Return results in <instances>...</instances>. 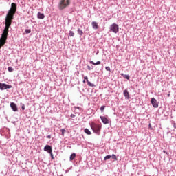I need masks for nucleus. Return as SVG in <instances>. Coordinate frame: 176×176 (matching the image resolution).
<instances>
[{
    "mask_svg": "<svg viewBox=\"0 0 176 176\" xmlns=\"http://www.w3.org/2000/svg\"><path fill=\"white\" fill-rule=\"evenodd\" d=\"M105 109V106H102L101 107H100V111H101V112H104V110Z\"/></svg>",
    "mask_w": 176,
    "mask_h": 176,
    "instance_id": "25",
    "label": "nucleus"
},
{
    "mask_svg": "<svg viewBox=\"0 0 176 176\" xmlns=\"http://www.w3.org/2000/svg\"><path fill=\"white\" fill-rule=\"evenodd\" d=\"M6 89H12V85L0 82V90H6Z\"/></svg>",
    "mask_w": 176,
    "mask_h": 176,
    "instance_id": "5",
    "label": "nucleus"
},
{
    "mask_svg": "<svg viewBox=\"0 0 176 176\" xmlns=\"http://www.w3.org/2000/svg\"><path fill=\"white\" fill-rule=\"evenodd\" d=\"M47 138L50 139V138H52V136L51 135H48V136H47Z\"/></svg>",
    "mask_w": 176,
    "mask_h": 176,
    "instance_id": "31",
    "label": "nucleus"
},
{
    "mask_svg": "<svg viewBox=\"0 0 176 176\" xmlns=\"http://www.w3.org/2000/svg\"><path fill=\"white\" fill-rule=\"evenodd\" d=\"M170 96H171L170 94H168V97H170Z\"/></svg>",
    "mask_w": 176,
    "mask_h": 176,
    "instance_id": "33",
    "label": "nucleus"
},
{
    "mask_svg": "<svg viewBox=\"0 0 176 176\" xmlns=\"http://www.w3.org/2000/svg\"><path fill=\"white\" fill-rule=\"evenodd\" d=\"M91 24L94 30H98V23L97 22L93 21Z\"/></svg>",
    "mask_w": 176,
    "mask_h": 176,
    "instance_id": "10",
    "label": "nucleus"
},
{
    "mask_svg": "<svg viewBox=\"0 0 176 176\" xmlns=\"http://www.w3.org/2000/svg\"><path fill=\"white\" fill-rule=\"evenodd\" d=\"M164 153H166L167 154V152H166V151H164Z\"/></svg>",
    "mask_w": 176,
    "mask_h": 176,
    "instance_id": "34",
    "label": "nucleus"
},
{
    "mask_svg": "<svg viewBox=\"0 0 176 176\" xmlns=\"http://www.w3.org/2000/svg\"><path fill=\"white\" fill-rule=\"evenodd\" d=\"M87 85L88 86H90L91 87H94L96 85L93 83H91L90 81L87 80Z\"/></svg>",
    "mask_w": 176,
    "mask_h": 176,
    "instance_id": "16",
    "label": "nucleus"
},
{
    "mask_svg": "<svg viewBox=\"0 0 176 176\" xmlns=\"http://www.w3.org/2000/svg\"><path fill=\"white\" fill-rule=\"evenodd\" d=\"M25 32L26 34H30V33L31 32V30H30V29H26V30H25Z\"/></svg>",
    "mask_w": 176,
    "mask_h": 176,
    "instance_id": "23",
    "label": "nucleus"
},
{
    "mask_svg": "<svg viewBox=\"0 0 176 176\" xmlns=\"http://www.w3.org/2000/svg\"><path fill=\"white\" fill-rule=\"evenodd\" d=\"M90 64H92V65H100V64H101V61L98 60L96 63H94V61L91 60Z\"/></svg>",
    "mask_w": 176,
    "mask_h": 176,
    "instance_id": "13",
    "label": "nucleus"
},
{
    "mask_svg": "<svg viewBox=\"0 0 176 176\" xmlns=\"http://www.w3.org/2000/svg\"><path fill=\"white\" fill-rule=\"evenodd\" d=\"M149 127H151V124H149Z\"/></svg>",
    "mask_w": 176,
    "mask_h": 176,
    "instance_id": "35",
    "label": "nucleus"
},
{
    "mask_svg": "<svg viewBox=\"0 0 176 176\" xmlns=\"http://www.w3.org/2000/svg\"><path fill=\"white\" fill-rule=\"evenodd\" d=\"M122 76H124V78H125V79H127L129 80V79H130V76L129 75H124L123 74H122Z\"/></svg>",
    "mask_w": 176,
    "mask_h": 176,
    "instance_id": "18",
    "label": "nucleus"
},
{
    "mask_svg": "<svg viewBox=\"0 0 176 176\" xmlns=\"http://www.w3.org/2000/svg\"><path fill=\"white\" fill-rule=\"evenodd\" d=\"M91 128L96 134L100 135V131H101V125L93 123L91 125Z\"/></svg>",
    "mask_w": 176,
    "mask_h": 176,
    "instance_id": "3",
    "label": "nucleus"
},
{
    "mask_svg": "<svg viewBox=\"0 0 176 176\" xmlns=\"http://www.w3.org/2000/svg\"><path fill=\"white\" fill-rule=\"evenodd\" d=\"M10 107L14 111V112H17L19 111V109L17 108V105L14 102H11L10 103Z\"/></svg>",
    "mask_w": 176,
    "mask_h": 176,
    "instance_id": "8",
    "label": "nucleus"
},
{
    "mask_svg": "<svg viewBox=\"0 0 176 176\" xmlns=\"http://www.w3.org/2000/svg\"><path fill=\"white\" fill-rule=\"evenodd\" d=\"M87 68H88V69H89V71H90V69H91V68L90 67V66H88Z\"/></svg>",
    "mask_w": 176,
    "mask_h": 176,
    "instance_id": "32",
    "label": "nucleus"
},
{
    "mask_svg": "<svg viewBox=\"0 0 176 176\" xmlns=\"http://www.w3.org/2000/svg\"><path fill=\"white\" fill-rule=\"evenodd\" d=\"M71 5V0H60L58 3L59 10H64L65 8H68V6Z\"/></svg>",
    "mask_w": 176,
    "mask_h": 176,
    "instance_id": "2",
    "label": "nucleus"
},
{
    "mask_svg": "<svg viewBox=\"0 0 176 176\" xmlns=\"http://www.w3.org/2000/svg\"><path fill=\"white\" fill-rule=\"evenodd\" d=\"M111 157H112V159H113V160H118V157H116V155H115V154H113L112 155H111Z\"/></svg>",
    "mask_w": 176,
    "mask_h": 176,
    "instance_id": "19",
    "label": "nucleus"
},
{
    "mask_svg": "<svg viewBox=\"0 0 176 176\" xmlns=\"http://www.w3.org/2000/svg\"><path fill=\"white\" fill-rule=\"evenodd\" d=\"M17 12V5L16 3H12L11 4V8L8 10L5 19V28L0 38V49L6 43V40L8 39V35H9V28L12 25V21L14 19V14Z\"/></svg>",
    "mask_w": 176,
    "mask_h": 176,
    "instance_id": "1",
    "label": "nucleus"
},
{
    "mask_svg": "<svg viewBox=\"0 0 176 176\" xmlns=\"http://www.w3.org/2000/svg\"><path fill=\"white\" fill-rule=\"evenodd\" d=\"M75 157H76V154L72 153V154L70 155V160H74V159H75Z\"/></svg>",
    "mask_w": 176,
    "mask_h": 176,
    "instance_id": "15",
    "label": "nucleus"
},
{
    "mask_svg": "<svg viewBox=\"0 0 176 176\" xmlns=\"http://www.w3.org/2000/svg\"><path fill=\"white\" fill-rule=\"evenodd\" d=\"M110 31L114 32V34H118L119 32V25L116 23H113L110 26Z\"/></svg>",
    "mask_w": 176,
    "mask_h": 176,
    "instance_id": "4",
    "label": "nucleus"
},
{
    "mask_svg": "<svg viewBox=\"0 0 176 176\" xmlns=\"http://www.w3.org/2000/svg\"><path fill=\"white\" fill-rule=\"evenodd\" d=\"M8 69L9 72H13V71H14V69H12V67H8Z\"/></svg>",
    "mask_w": 176,
    "mask_h": 176,
    "instance_id": "21",
    "label": "nucleus"
},
{
    "mask_svg": "<svg viewBox=\"0 0 176 176\" xmlns=\"http://www.w3.org/2000/svg\"><path fill=\"white\" fill-rule=\"evenodd\" d=\"M60 131H61V133H62L63 137H64V134H65V131H65V129H62L60 130Z\"/></svg>",
    "mask_w": 176,
    "mask_h": 176,
    "instance_id": "20",
    "label": "nucleus"
},
{
    "mask_svg": "<svg viewBox=\"0 0 176 176\" xmlns=\"http://www.w3.org/2000/svg\"><path fill=\"white\" fill-rule=\"evenodd\" d=\"M100 118L101 119L102 123H104V124H108L109 123V120H108V118H107V117L105 116H100Z\"/></svg>",
    "mask_w": 176,
    "mask_h": 176,
    "instance_id": "7",
    "label": "nucleus"
},
{
    "mask_svg": "<svg viewBox=\"0 0 176 176\" xmlns=\"http://www.w3.org/2000/svg\"><path fill=\"white\" fill-rule=\"evenodd\" d=\"M84 79H85V80H87H87H89V78H87V76H85V77L84 78Z\"/></svg>",
    "mask_w": 176,
    "mask_h": 176,
    "instance_id": "27",
    "label": "nucleus"
},
{
    "mask_svg": "<svg viewBox=\"0 0 176 176\" xmlns=\"http://www.w3.org/2000/svg\"><path fill=\"white\" fill-rule=\"evenodd\" d=\"M21 108H22V110L24 111V109H25V106L23 105V106L21 107Z\"/></svg>",
    "mask_w": 176,
    "mask_h": 176,
    "instance_id": "28",
    "label": "nucleus"
},
{
    "mask_svg": "<svg viewBox=\"0 0 176 176\" xmlns=\"http://www.w3.org/2000/svg\"><path fill=\"white\" fill-rule=\"evenodd\" d=\"M151 102L154 108H158L159 103L157 102V100L155 99V98H151Z\"/></svg>",
    "mask_w": 176,
    "mask_h": 176,
    "instance_id": "6",
    "label": "nucleus"
},
{
    "mask_svg": "<svg viewBox=\"0 0 176 176\" xmlns=\"http://www.w3.org/2000/svg\"><path fill=\"white\" fill-rule=\"evenodd\" d=\"M105 69H106V71H109V72H111V67H105Z\"/></svg>",
    "mask_w": 176,
    "mask_h": 176,
    "instance_id": "26",
    "label": "nucleus"
},
{
    "mask_svg": "<svg viewBox=\"0 0 176 176\" xmlns=\"http://www.w3.org/2000/svg\"><path fill=\"white\" fill-rule=\"evenodd\" d=\"M124 96L126 97V98H127V100L130 98V94H129L127 89L124 90Z\"/></svg>",
    "mask_w": 176,
    "mask_h": 176,
    "instance_id": "11",
    "label": "nucleus"
},
{
    "mask_svg": "<svg viewBox=\"0 0 176 176\" xmlns=\"http://www.w3.org/2000/svg\"><path fill=\"white\" fill-rule=\"evenodd\" d=\"M74 35H75V33H74V32L72 31L69 32V36H74Z\"/></svg>",
    "mask_w": 176,
    "mask_h": 176,
    "instance_id": "22",
    "label": "nucleus"
},
{
    "mask_svg": "<svg viewBox=\"0 0 176 176\" xmlns=\"http://www.w3.org/2000/svg\"><path fill=\"white\" fill-rule=\"evenodd\" d=\"M111 155H107L106 157H104V160H108V159H111Z\"/></svg>",
    "mask_w": 176,
    "mask_h": 176,
    "instance_id": "24",
    "label": "nucleus"
},
{
    "mask_svg": "<svg viewBox=\"0 0 176 176\" xmlns=\"http://www.w3.org/2000/svg\"><path fill=\"white\" fill-rule=\"evenodd\" d=\"M71 118H75V115L72 114V115H71Z\"/></svg>",
    "mask_w": 176,
    "mask_h": 176,
    "instance_id": "30",
    "label": "nucleus"
},
{
    "mask_svg": "<svg viewBox=\"0 0 176 176\" xmlns=\"http://www.w3.org/2000/svg\"><path fill=\"white\" fill-rule=\"evenodd\" d=\"M78 34H79V35L82 36V35H83V31L81 30L80 29H78Z\"/></svg>",
    "mask_w": 176,
    "mask_h": 176,
    "instance_id": "17",
    "label": "nucleus"
},
{
    "mask_svg": "<svg viewBox=\"0 0 176 176\" xmlns=\"http://www.w3.org/2000/svg\"><path fill=\"white\" fill-rule=\"evenodd\" d=\"M37 17H38V19H45V14H42L41 12H38L37 14Z\"/></svg>",
    "mask_w": 176,
    "mask_h": 176,
    "instance_id": "12",
    "label": "nucleus"
},
{
    "mask_svg": "<svg viewBox=\"0 0 176 176\" xmlns=\"http://www.w3.org/2000/svg\"><path fill=\"white\" fill-rule=\"evenodd\" d=\"M44 151L49 153H52V152L53 151V150L52 149V146H50V145L45 146L44 148Z\"/></svg>",
    "mask_w": 176,
    "mask_h": 176,
    "instance_id": "9",
    "label": "nucleus"
},
{
    "mask_svg": "<svg viewBox=\"0 0 176 176\" xmlns=\"http://www.w3.org/2000/svg\"><path fill=\"white\" fill-rule=\"evenodd\" d=\"M51 155L52 159H54V157L53 156V153H50Z\"/></svg>",
    "mask_w": 176,
    "mask_h": 176,
    "instance_id": "29",
    "label": "nucleus"
},
{
    "mask_svg": "<svg viewBox=\"0 0 176 176\" xmlns=\"http://www.w3.org/2000/svg\"><path fill=\"white\" fill-rule=\"evenodd\" d=\"M85 133L87 134L88 135H91V132L89 130V129H85L84 130Z\"/></svg>",
    "mask_w": 176,
    "mask_h": 176,
    "instance_id": "14",
    "label": "nucleus"
}]
</instances>
